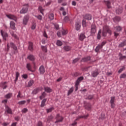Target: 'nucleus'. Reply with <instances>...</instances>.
Here are the masks:
<instances>
[{
  "instance_id": "42",
  "label": "nucleus",
  "mask_w": 126,
  "mask_h": 126,
  "mask_svg": "<svg viewBox=\"0 0 126 126\" xmlns=\"http://www.w3.org/2000/svg\"><path fill=\"white\" fill-rule=\"evenodd\" d=\"M115 29L117 32H120L122 31L123 28L121 26H116V27H115Z\"/></svg>"
},
{
  "instance_id": "1",
  "label": "nucleus",
  "mask_w": 126,
  "mask_h": 126,
  "mask_svg": "<svg viewBox=\"0 0 126 126\" xmlns=\"http://www.w3.org/2000/svg\"><path fill=\"white\" fill-rule=\"evenodd\" d=\"M107 33L110 35H112V31L109 26L105 25V26H103L102 28V36H103V37H106Z\"/></svg>"
},
{
  "instance_id": "44",
  "label": "nucleus",
  "mask_w": 126,
  "mask_h": 126,
  "mask_svg": "<svg viewBox=\"0 0 126 126\" xmlns=\"http://www.w3.org/2000/svg\"><path fill=\"white\" fill-rule=\"evenodd\" d=\"M72 92H73V87H71L68 91L67 95L69 96V95H70Z\"/></svg>"
},
{
  "instance_id": "56",
  "label": "nucleus",
  "mask_w": 126,
  "mask_h": 126,
  "mask_svg": "<svg viewBox=\"0 0 126 126\" xmlns=\"http://www.w3.org/2000/svg\"><path fill=\"white\" fill-rule=\"evenodd\" d=\"M120 78H126V73H123L120 75Z\"/></svg>"
},
{
  "instance_id": "52",
  "label": "nucleus",
  "mask_w": 126,
  "mask_h": 126,
  "mask_svg": "<svg viewBox=\"0 0 126 126\" xmlns=\"http://www.w3.org/2000/svg\"><path fill=\"white\" fill-rule=\"evenodd\" d=\"M41 49L43 52H45V53L47 52V50L46 47H45L44 46H41Z\"/></svg>"
},
{
  "instance_id": "25",
  "label": "nucleus",
  "mask_w": 126,
  "mask_h": 126,
  "mask_svg": "<svg viewBox=\"0 0 126 126\" xmlns=\"http://www.w3.org/2000/svg\"><path fill=\"white\" fill-rule=\"evenodd\" d=\"M26 67L28 70L32 71V72H34V70H32V65L31 63H27Z\"/></svg>"
},
{
  "instance_id": "46",
  "label": "nucleus",
  "mask_w": 126,
  "mask_h": 126,
  "mask_svg": "<svg viewBox=\"0 0 126 126\" xmlns=\"http://www.w3.org/2000/svg\"><path fill=\"white\" fill-rule=\"evenodd\" d=\"M63 21L64 22H68V21H69V18L68 16H65L63 18Z\"/></svg>"
},
{
  "instance_id": "50",
  "label": "nucleus",
  "mask_w": 126,
  "mask_h": 126,
  "mask_svg": "<svg viewBox=\"0 0 126 126\" xmlns=\"http://www.w3.org/2000/svg\"><path fill=\"white\" fill-rule=\"evenodd\" d=\"M53 110H54V107H52L49 109H47L46 111H47V113H50L51 112H52Z\"/></svg>"
},
{
  "instance_id": "23",
  "label": "nucleus",
  "mask_w": 126,
  "mask_h": 126,
  "mask_svg": "<svg viewBox=\"0 0 126 126\" xmlns=\"http://www.w3.org/2000/svg\"><path fill=\"white\" fill-rule=\"evenodd\" d=\"M27 59L32 62H34L35 59L34 56H33V55H30L29 56H28Z\"/></svg>"
},
{
  "instance_id": "28",
  "label": "nucleus",
  "mask_w": 126,
  "mask_h": 126,
  "mask_svg": "<svg viewBox=\"0 0 126 126\" xmlns=\"http://www.w3.org/2000/svg\"><path fill=\"white\" fill-rule=\"evenodd\" d=\"M41 90L40 88H39V87H37V88H35V89H34L32 92V94H37V93H38V92Z\"/></svg>"
},
{
  "instance_id": "61",
  "label": "nucleus",
  "mask_w": 126,
  "mask_h": 126,
  "mask_svg": "<svg viewBox=\"0 0 126 126\" xmlns=\"http://www.w3.org/2000/svg\"><path fill=\"white\" fill-rule=\"evenodd\" d=\"M107 43L106 41H103L101 43V49H102L103 46H104L105 45H106V44Z\"/></svg>"
},
{
  "instance_id": "37",
  "label": "nucleus",
  "mask_w": 126,
  "mask_h": 126,
  "mask_svg": "<svg viewBox=\"0 0 126 126\" xmlns=\"http://www.w3.org/2000/svg\"><path fill=\"white\" fill-rule=\"evenodd\" d=\"M48 17L50 20H54V14L53 13H51L48 15Z\"/></svg>"
},
{
  "instance_id": "62",
  "label": "nucleus",
  "mask_w": 126,
  "mask_h": 126,
  "mask_svg": "<svg viewBox=\"0 0 126 126\" xmlns=\"http://www.w3.org/2000/svg\"><path fill=\"white\" fill-rule=\"evenodd\" d=\"M53 116H49L48 117V118H47V121H51L52 120H53Z\"/></svg>"
},
{
  "instance_id": "8",
  "label": "nucleus",
  "mask_w": 126,
  "mask_h": 126,
  "mask_svg": "<svg viewBox=\"0 0 126 126\" xmlns=\"http://www.w3.org/2000/svg\"><path fill=\"white\" fill-rule=\"evenodd\" d=\"M63 117H62V116H60V114H57L56 117V121L55 122V124L63 122Z\"/></svg>"
},
{
  "instance_id": "11",
  "label": "nucleus",
  "mask_w": 126,
  "mask_h": 126,
  "mask_svg": "<svg viewBox=\"0 0 126 126\" xmlns=\"http://www.w3.org/2000/svg\"><path fill=\"white\" fill-rule=\"evenodd\" d=\"M6 16L9 19H12V20H14L15 22H17V17H16L15 15H12V14H10V15H6Z\"/></svg>"
},
{
  "instance_id": "2",
  "label": "nucleus",
  "mask_w": 126,
  "mask_h": 126,
  "mask_svg": "<svg viewBox=\"0 0 126 126\" xmlns=\"http://www.w3.org/2000/svg\"><path fill=\"white\" fill-rule=\"evenodd\" d=\"M29 9V3L24 4L22 9L20 10V14H26L28 13Z\"/></svg>"
},
{
  "instance_id": "63",
  "label": "nucleus",
  "mask_w": 126,
  "mask_h": 126,
  "mask_svg": "<svg viewBox=\"0 0 126 126\" xmlns=\"http://www.w3.org/2000/svg\"><path fill=\"white\" fill-rule=\"evenodd\" d=\"M22 77L24 78V79H27L28 78V74H23Z\"/></svg>"
},
{
  "instance_id": "60",
  "label": "nucleus",
  "mask_w": 126,
  "mask_h": 126,
  "mask_svg": "<svg viewBox=\"0 0 126 126\" xmlns=\"http://www.w3.org/2000/svg\"><path fill=\"white\" fill-rule=\"evenodd\" d=\"M22 113H27V112H28V109H27V108H24V109H23V110H22Z\"/></svg>"
},
{
  "instance_id": "20",
  "label": "nucleus",
  "mask_w": 126,
  "mask_h": 126,
  "mask_svg": "<svg viewBox=\"0 0 126 126\" xmlns=\"http://www.w3.org/2000/svg\"><path fill=\"white\" fill-rule=\"evenodd\" d=\"M7 82H1L0 83V87H1L3 89H6L7 88V85H6L7 84Z\"/></svg>"
},
{
  "instance_id": "7",
  "label": "nucleus",
  "mask_w": 126,
  "mask_h": 126,
  "mask_svg": "<svg viewBox=\"0 0 126 126\" xmlns=\"http://www.w3.org/2000/svg\"><path fill=\"white\" fill-rule=\"evenodd\" d=\"M10 48H11L12 49H13V50H14V51L13 53L14 55L18 53L17 47L15 45V44H14V43H12V42L10 43Z\"/></svg>"
},
{
  "instance_id": "45",
  "label": "nucleus",
  "mask_w": 126,
  "mask_h": 126,
  "mask_svg": "<svg viewBox=\"0 0 126 126\" xmlns=\"http://www.w3.org/2000/svg\"><path fill=\"white\" fill-rule=\"evenodd\" d=\"M82 80H84L83 76H80V77L78 78V82H79V85L80 84V82L82 81Z\"/></svg>"
},
{
  "instance_id": "57",
  "label": "nucleus",
  "mask_w": 126,
  "mask_h": 126,
  "mask_svg": "<svg viewBox=\"0 0 126 126\" xmlns=\"http://www.w3.org/2000/svg\"><path fill=\"white\" fill-rule=\"evenodd\" d=\"M26 103V101L23 100V101H20V102H18V104L19 105H24Z\"/></svg>"
},
{
  "instance_id": "3",
  "label": "nucleus",
  "mask_w": 126,
  "mask_h": 126,
  "mask_svg": "<svg viewBox=\"0 0 126 126\" xmlns=\"http://www.w3.org/2000/svg\"><path fill=\"white\" fill-rule=\"evenodd\" d=\"M30 18V15H29V14H26V15H25V16H24V17L23 19V25H27L29 21Z\"/></svg>"
},
{
  "instance_id": "16",
  "label": "nucleus",
  "mask_w": 126,
  "mask_h": 126,
  "mask_svg": "<svg viewBox=\"0 0 126 126\" xmlns=\"http://www.w3.org/2000/svg\"><path fill=\"white\" fill-rule=\"evenodd\" d=\"M84 106L88 111H90L92 109V105L90 103H84Z\"/></svg>"
},
{
  "instance_id": "26",
  "label": "nucleus",
  "mask_w": 126,
  "mask_h": 126,
  "mask_svg": "<svg viewBox=\"0 0 126 126\" xmlns=\"http://www.w3.org/2000/svg\"><path fill=\"white\" fill-rule=\"evenodd\" d=\"M34 83V80H33V79H31V80H30L28 82L27 87H32V86L33 85Z\"/></svg>"
},
{
  "instance_id": "10",
  "label": "nucleus",
  "mask_w": 126,
  "mask_h": 126,
  "mask_svg": "<svg viewBox=\"0 0 126 126\" xmlns=\"http://www.w3.org/2000/svg\"><path fill=\"white\" fill-rule=\"evenodd\" d=\"M0 33L4 41L7 40V38L8 37V34L7 33V32H5L4 31H3V30H0Z\"/></svg>"
},
{
  "instance_id": "22",
  "label": "nucleus",
  "mask_w": 126,
  "mask_h": 126,
  "mask_svg": "<svg viewBox=\"0 0 126 126\" xmlns=\"http://www.w3.org/2000/svg\"><path fill=\"white\" fill-rule=\"evenodd\" d=\"M84 18L87 20H92V16L91 14H86L85 16H84Z\"/></svg>"
},
{
  "instance_id": "58",
  "label": "nucleus",
  "mask_w": 126,
  "mask_h": 126,
  "mask_svg": "<svg viewBox=\"0 0 126 126\" xmlns=\"http://www.w3.org/2000/svg\"><path fill=\"white\" fill-rule=\"evenodd\" d=\"M11 34L12 37H14V38H15L16 39L17 38V35H16V34H15L14 32H11Z\"/></svg>"
},
{
  "instance_id": "24",
  "label": "nucleus",
  "mask_w": 126,
  "mask_h": 126,
  "mask_svg": "<svg viewBox=\"0 0 126 126\" xmlns=\"http://www.w3.org/2000/svg\"><path fill=\"white\" fill-rule=\"evenodd\" d=\"M10 28H11V29H13V30H15L16 29V27H15V23H14V22H13V21H11L10 22Z\"/></svg>"
},
{
  "instance_id": "59",
  "label": "nucleus",
  "mask_w": 126,
  "mask_h": 126,
  "mask_svg": "<svg viewBox=\"0 0 126 126\" xmlns=\"http://www.w3.org/2000/svg\"><path fill=\"white\" fill-rule=\"evenodd\" d=\"M36 24L35 23H33V24L32 25V30H35V28H36Z\"/></svg>"
},
{
  "instance_id": "15",
  "label": "nucleus",
  "mask_w": 126,
  "mask_h": 126,
  "mask_svg": "<svg viewBox=\"0 0 126 126\" xmlns=\"http://www.w3.org/2000/svg\"><path fill=\"white\" fill-rule=\"evenodd\" d=\"M75 28L76 31H79L81 28V24L80 22H76L75 24Z\"/></svg>"
},
{
  "instance_id": "4",
  "label": "nucleus",
  "mask_w": 126,
  "mask_h": 126,
  "mask_svg": "<svg viewBox=\"0 0 126 126\" xmlns=\"http://www.w3.org/2000/svg\"><path fill=\"white\" fill-rule=\"evenodd\" d=\"M124 11V7L122 6H119L117 7L115 9V12L117 15H120V14H122Z\"/></svg>"
},
{
  "instance_id": "31",
  "label": "nucleus",
  "mask_w": 126,
  "mask_h": 126,
  "mask_svg": "<svg viewBox=\"0 0 126 126\" xmlns=\"http://www.w3.org/2000/svg\"><path fill=\"white\" fill-rule=\"evenodd\" d=\"M105 4L107 7V8H111L112 6H111V1L109 0H107V1H105Z\"/></svg>"
},
{
  "instance_id": "19",
  "label": "nucleus",
  "mask_w": 126,
  "mask_h": 126,
  "mask_svg": "<svg viewBox=\"0 0 126 126\" xmlns=\"http://www.w3.org/2000/svg\"><path fill=\"white\" fill-rule=\"evenodd\" d=\"M39 70L40 74H44L45 72V67L43 65H41V66H40Z\"/></svg>"
},
{
  "instance_id": "14",
  "label": "nucleus",
  "mask_w": 126,
  "mask_h": 126,
  "mask_svg": "<svg viewBox=\"0 0 126 126\" xmlns=\"http://www.w3.org/2000/svg\"><path fill=\"white\" fill-rule=\"evenodd\" d=\"M91 57H90V56H88V57L82 58V60H81V63H87V62L91 61Z\"/></svg>"
},
{
  "instance_id": "30",
  "label": "nucleus",
  "mask_w": 126,
  "mask_h": 126,
  "mask_svg": "<svg viewBox=\"0 0 126 126\" xmlns=\"http://www.w3.org/2000/svg\"><path fill=\"white\" fill-rule=\"evenodd\" d=\"M63 50L65 52H69V51L71 50V47H70V46H64L63 47Z\"/></svg>"
},
{
  "instance_id": "39",
  "label": "nucleus",
  "mask_w": 126,
  "mask_h": 126,
  "mask_svg": "<svg viewBox=\"0 0 126 126\" xmlns=\"http://www.w3.org/2000/svg\"><path fill=\"white\" fill-rule=\"evenodd\" d=\"M12 93H8V94H6V95H5V98H6V99H10L12 97Z\"/></svg>"
},
{
  "instance_id": "36",
  "label": "nucleus",
  "mask_w": 126,
  "mask_h": 126,
  "mask_svg": "<svg viewBox=\"0 0 126 126\" xmlns=\"http://www.w3.org/2000/svg\"><path fill=\"white\" fill-rule=\"evenodd\" d=\"M79 86V82H78V80L77 79L75 83V86L76 87V89H75L76 91H77V90H78Z\"/></svg>"
},
{
  "instance_id": "33",
  "label": "nucleus",
  "mask_w": 126,
  "mask_h": 126,
  "mask_svg": "<svg viewBox=\"0 0 126 126\" xmlns=\"http://www.w3.org/2000/svg\"><path fill=\"white\" fill-rule=\"evenodd\" d=\"M119 60L122 61L123 60L126 59V56H123L122 53H119Z\"/></svg>"
},
{
  "instance_id": "64",
  "label": "nucleus",
  "mask_w": 126,
  "mask_h": 126,
  "mask_svg": "<svg viewBox=\"0 0 126 126\" xmlns=\"http://www.w3.org/2000/svg\"><path fill=\"white\" fill-rule=\"evenodd\" d=\"M37 126H43V124H42V122H41L40 121L38 122Z\"/></svg>"
},
{
  "instance_id": "35",
  "label": "nucleus",
  "mask_w": 126,
  "mask_h": 126,
  "mask_svg": "<svg viewBox=\"0 0 126 126\" xmlns=\"http://www.w3.org/2000/svg\"><path fill=\"white\" fill-rule=\"evenodd\" d=\"M38 10L40 11V13H41V14H42V15H44V9H43V7H42V6H39Z\"/></svg>"
},
{
  "instance_id": "41",
  "label": "nucleus",
  "mask_w": 126,
  "mask_h": 126,
  "mask_svg": "<svg viewBox=\"0 0 126 126\" xmlns=\"http://www.w3.org/2000/svg\"><path fill=\"white\" fill-rule=\"evenodd\" d=\"M100 49H101V45H98L97 47H96V48L95 49V51L96 52V53H98Z\"/></svg>"
},
{
  "instance_id": "13",
  "label": "nucleus",
  "mask_w": 126,
  "mask_h": 126,
  "mask_svg": "<svg viewBox=\"0 0 126 126\" xmlns=\"http://www.w3.org/2000/svg\"><path fill=\"white\" fill-rule=\"evenodd\" d=\"M115 96H113L111 97V99L110 100V103L111 104V108H115Z\"/></svg>"
},
{
  "instance_id": "9",
  "label": "nucleus",
  "mask_w": 126,
  "mask_h": 126,
  "mask_svg": "<svg viewBox=\"0 0 126 126\" xmlns=\"http://www.w3.org/2000/svg\"><path fill=\"white\" fill-rule=\"evenodd\" d=\"M63 117H62V116H60V114H57L56 117V121L55 122V124L63 122Z\"/></svg>"
},
{
  "instance_id": "40",
  "label": "nucleus",
  "mask_w": 126,
  "mask_h": 126,
  "mask_svg": "<svg viewBox=\"0 0 126 126\" xmlns=\"http://www.w3.org/2000/svg\"><path fill=\"white\" fill-rule=\"evenodd\" d=\"M20 73L18 72V71H17L16 72V78L14 80L15 83H16L17 80H18V77H19Z\"/></svg>"
},
{
  "instance_id": "29",
  "label": "nucleus",
  "mask_w": 126,
  "mask_h": 126,
  "mask_svg": "<svg viewBox=\"0 0 126 126\" xmlns=\"http://www.w3.org/2000/svg\"><path fill=\"white\" fill-rule=\"evenodd\" d=\"M99 74V73L98 70H95L94 71H92V75L93 77H96V76H97V75H98Z\"/></svg>"
},
{
  "instance_id": "55",
  "label": "nucleus",
  "mask_w": 126,
  "mask_h": 126,
  "mask_svg": "<svg viewBox=\"0 0 126 126\" xmlns=\"http://www.w3.org/2000/svg\"><path fill=\"white\" fill-rule=\"evenodd\" d=\"M35 17L38 19V20H42V16L41 15H38V16H35Z\"/></svg>"
},
{
  "instance_id": "47",
  "label": "nucleus",
  "mask_w": 126,
  "mask_h": 126,
  "mask_svg": "<svg viewBox=\"0 0 126 126\" xmlns=\"http://www.w3.org/2000/svg\"><path fill=\"white\" fill-rule=\"evenodd\" d=\"M57 46L61 47V46H63V43L60 40H58V41H57Z\"/></svg>"
},
{
  "instance_id": "17",
  "label": "nucleus",
  "mask_w": 126,
  "mask_h": 126,
  "mask_svg": "<svg viewBox=\"0 0 126 126\" xmlns=\"http://www.w3.org/2000/svg\"><path fill=\"white\" fill-rule=\"evenodd\" d=\"M5 111L7 112V114H13L12 110V109H11V108H10V107H9V106L5 105Z\"/></svg>"
},
{
  "instance_id": "38",
  "label": "nucleus",
  "mask_w": 126,
  "mask_h": 126,
  "mask_svg": "<svg viewBox=\"0 0 126 126\" xmlns=\"http://www.w3.org/2000/svg\"><path fill=\"white\" fill-rule=\"evenodd\" d=\"M102 33V30H99L98 32L97 33V38L98 40H100L101 38V34Z\"/></svg>"
},
{
  "instance_id": "48",
  "label": "nucleus",
  "mask_w": 126,
  "mask_h": 126,
  "mask_svg": "<svg viewBox=\"0 0 126 126\" xmlns=\"http://www.w3.org/2000/svg\"><path fill=\"white\" fill-rule=\"evenodd\" d=\"M86 25H87V22L86 20H84V19H83V20H82V26L83 27H86Z\"/></svg>"
},
{
  "instance_id": "53",
  "label": "nucleus",
  "mask_w": 126,
  "mask_h": 126,
  "mask_svg": "<svg viewBox=\"0 0 126 126\" xmlns=\"http://www.w3.org/2000/svg\"><path fill=\"white\" fill-rule=\"evenodd\" d=\"M94 95H89V96H88L87 98H86V99H88V100H92V99L94 98Z\"/></svg>"
},
{
  "instance_id": "32",
  "label": "nucleus",
  "mask_w": 126,
  "mask_h": 126,
  "mask_svg": "<svg viewBox=\"0 0 126 126\" xmlns=\"http://www.w3.org/2000/svg\"><path fill=\"white\" fill-rule=\"evenodd\" d=\"M47 98H44L42 100L41 102V104L40 105V107H43L46 106V102L47 101Z\"/></svg>"
},
{
  "instance_id": "18",
  "label": "nucleus",
  "mask_w": 126,
  "mask_h": 126,
  "mask_svg": "<svg viewBox=\"0 0 126 126\" xmlns=\"http://www.w3.org/2000/svg\"><path fill=\"white\" fill-rule=\"evenodd\" d=\"M28 49L30 51H31V52H33L34 49H33V43H32V42H29Z\"/></svg>"
},
{
  "instance_id": "27",
  "label": "nucleus",
  "mask_w": 126,
  "mask_h": 126,
  "mask_svg": "<svg viewBox=\"0 0 126 126\" xmlns=\"http://www.w3.org/2000/svg\"><path fill=\"white\" fill-rule=\"evenodd\" d=\"M44 90L46 92H47V93H51V92H52V89L48 86L44 87Z\"/></svg>"
},
{
  "instance_id": "5",
  "label": "nucleus",
  "mask_w": 126,
  "mask_h": 126,
  "mask_svg": "<svg viewBox=\"0 0 126 126\" xmlns=\"http://www.w3.org/2000/svg\"><path fill=\"white\" fill-rule=\"evenodd\" d=\"M89 116V115L88 114L85 116H79L75 119L74 122L72 124H71V126H76L77 124L76 121H79V120H80V119H81L82 118H84V119H87V118H88Z\"/></svg>"
},
{
  "instance_id": "12",
  "label": "nucleus",
  "mask_w": 126,
  "mask_h": 126,
  "mask_svg": "<svg viewBox=\"0 0 126 126\" xmlns=\"http://www.w3.org/2000/svg\"><path fill=\"white\" fill-rule=\"evenodd\" d=\"M86 36L85 35V32L81 33L79 36V40L81 41V42H83L85 39L86 38Z\"/></svg>"
},
{
  "instance_id": "6",
  "label": "nucleus",
  "mask_w": 126,
  "mask_h": 126,
  "mask_svg": "<svg viewBox=\"0 0 126 126\" xmlns=\"http://www.w3.org/2000/svg\"><path fill=\"white\" fill-rule=\"evenodd\" d=\"M96 32V26L95 24H92L91 27V35L94 36Z\"/></svg>"
},
{
  "instance_id": "34",
  "label": "nucleus",
  "mask_w": 126,
  "mask_h": 126,
  "mask_svg": "<svg viewBox=\"0 0 126 126\" xmlns=\"http://www.w3.org/2000/svg\"><path fill=\"white\" fill-rule=\"evenodd\" d=\"M125 46H126V40L125 41H124L123 42H122L121 44H119L118 47L119 48H122L123 47H124Z\"/></svg>"
},
{
  "instance_id": "51",
  "label": "nucleus",
  "mask_w": 126,
  "mask_h": 126,
  "mask_svg": "<svg viewBox=\"0 0 126 126\" xmlns=\"http://www.w3.org/2000/svg\"><path fill=\"white\" fill-rule=\"evenodd\" d=\"M126 69V67L125 66H123L122 68H120L119 70H118L119 73H121L123 70H125Z\"/></svg>"
},
{
  "instance_id": "49",
  "label": "nucleus",
  "mask_w": 126,
  "mask_h": 126,
  "mask_svg": "<svg viewBox=\"0 0 126 126\" xmlns=\"http://www.w3.org/2000/svg\"><path fill=\"white\" fill-rule=\"evenodd\" d=\"M79 60H80V58H76L75 60H73L72 63H76L77 62H79Z\"/></svg>"
},
{
  "instance_id": "54",
  "label": "nucleus",
  "mask_w": 126,
  "mask_h": 126,
  "mask_svg": "<svg viewBox=\"0 0 126 126\" xmlns=\"http://www.w3.org/2000/svg\"><path fill=\"white\" fill-rule=\"evenodd\" d=\"M105 119V115L104 114H101L99 118V120H104Z\"/></svg>"
},
{
  "instance_id": "21",
  "label": "nucleus",
  "mask_w": 126,
  "mask_h": 126,
  "mask_svg": "<svg viewBox=\"0 0 126 126\" xmlns=\"http://www.w3.org/2000/svg\"><path fill=\"white\" fill-rule=\"evenodd\" d=\"M121 18L120 16H115L114 18H113V20L114 22H119L121 21Z\"/></svg>"
},
{
  "instance_id": "43",
  "label": "nucleus",
  "mask_w": 126,
  "mask_h": 126,
  "mask_svg": "<svg viewBox=\"0 0 126 126\" xmlns=\"http://www.w3.org/2000/svg\"><path fill=\"white\" fill-rule=\"evenodd\" d=\"M47 94L46 93H45V92H43V93H42V94L41 95V96H40L39 98L40 100H42L43 98H45V97H46Z\"/></svg>"
}]
</instances>
